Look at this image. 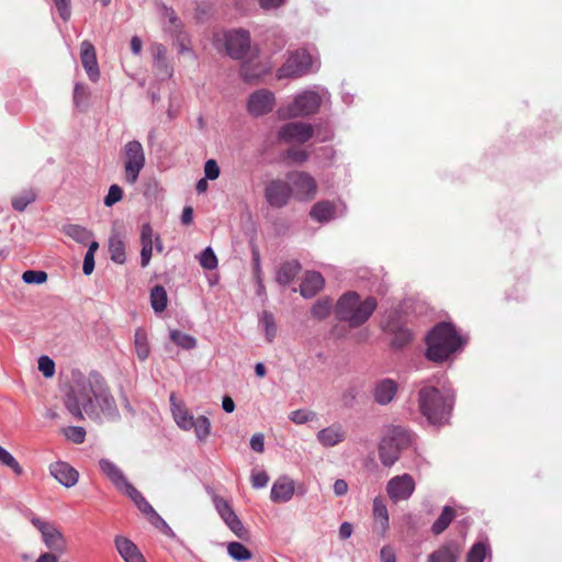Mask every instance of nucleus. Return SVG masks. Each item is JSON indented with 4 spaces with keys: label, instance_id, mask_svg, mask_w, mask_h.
Masks as SVG:
<instances>
[{
    "label": "nucleus",
    "instance_id": "nucleus-52",
    "mask_svg": "<svg viewBox=\"0 0 562 562\" xmlns=\"http://www.w3.org/2000/svg\"><path fill=\"white\" fill-rule=\"evenodd\" d=\"M315 417H316V414L314 412L306 411V409L293 411L289 416L290 420H292L293 423H295L297 425H302L307 422H311Z\"/></svg>",
    "mask_w": 562,
    "mask_h": 562
},
{
    "label": "nucleus",
    "instance_id": "nucleus-14",
    "mask_svg": "<svg viewBox=\"0 0 562 562\" xmlns=\"http://www.w3.org/2000/svg\"><path fill=\"white\" fill-rule=\"evenodd\" d=\"M414 491L415 481L407 473L392 477L386 484V493L394 503L407 501Z\"/></svg>",
    "mask_w": 562,
    "mask_h": 562
},
{
    "label": "nucleus",
    "instance_id": "nucleus-25",
    "mask_svg": "<svg viewBox=\"0 0 562 562\" xmlns=\"http://www.w3.org/2000/svg\"><path fill=\"white\" fill-rule=\"evenodd\" d=\"M114 542L117 552L125 562H146L136 544L130 539L117 536Z\"/></svg>",
    "mask_w": 562,
    "mask_h": 562
},
{
    "label": "nucleus",
    "instance_id": "nucleus-40",
    "mask_svg": "<svg viewBox=\"0 0 562 562\" xmlns=\"http://www.w3.org/2000/svg\"><path fill=\"white\" fill-rule=\"evenodd\" d=\"M64 231L67 236H69L77 243L83 244V245L88 244L92 237V234L90 231H88L87 228H85L80 225H76V224L66 225L64 227Z\"/></svg>",
    "mask_w": 562,
    "mask_h": 562
},
{
    "label": "nucleus",
    "instance_id": "nucleus-9",
    "mask_svg": "<svg viewBox=\"0 0 562 562\" xmlns=\"http://www.w3.org/2000/svg\"><path fill=\"white\" fill-rule=\"evenodd\" d=\"M318 68L319 63L317 58L305 48H301L290 54L284 64L278 69L277 77L279 79L299 78L316 71Z\"/></svg>",
    "mask_w": 562,
    "mask_h": 562
},
{
    "label": "nucleus",
    "instance_id": "nucleus-34",
    "mask_svg": "<svg viewBox=\"0 0 562 562\" xmlns=\"http://www.w3.org/2000/svg\"><path fill=\"white\" fill-rule=\"evenodd\" d=\"M268 72V68L265 65H254L251 61H245L240 68V75L247 82L257 80Z\"/></svg>",
    "mask_w": 562,
    "mask_h": 562
},
{
    "label": "nucleus",
    "instance_id": "nucleus-61",
    "mask_svg": "<svg viewBox=\"0 0 562 562\" xmlns=\"http://www.w3.org/2000/svg\"><path fill=\"white\" fill-rule=\"evenodd\" d=\"M154 66L162 75V78H170L172 76V69L169 67L167 58L154 61Z\"/></svg>",
    "mask_w": 562,
    "mask_h": 562
},
{
    "label": "nucleus",
    "instance_id": "nucleus-43",
    "mask_svg": "<svg viewBox=\"0 0 562 562\" xmlns=\"http://www.w3.org/2000/svg\"><path fill=\"white\" fill-rule=\"evenodd\" d=\"M227 552L229 557L238 562L251 559V551L240 542L233 541L227 546Z\"/></svg>",
    "mask_w": 562,
    "mask_h": 562
},
{
    "label": "nucleus",
    "instance_id": "nucleus-48",
    "mask_svg": "<svg viewBox=\"0 0 562 562\" xmlns=\"http://www.w3.org/2000/svg\"><path fill=\"white\" fill-rule=\"evenodd\" d=\"M88 95V88L85 85L77 82L74 87L75 106L81 110L85 109L87 106Z\"/></svg>",
    "mask_w": 562,
    "mask_h": 562
},
{
    "label": "nucleus",
    "instance_id": "nucleus-56",
    "mask_svg": "<svg viewBox=\"0 0 562 562\" xmlns=\"http://www.w3.org/2000/svg\"><path fill=\"white\" fill-rule=\"evenodd\" d=\"M220 167L214 159H209L204 165V175L209 180H215L220 176Z\"/></svg>",
    "mask_w": 562,
    "mask_h": 562
},
{
    "label": "nucleus",
    "instance_id": "nucleus-21",
    "mask_svg": "<svg viewBox=\"0 0 562 562\" xmlns=\"http://www.w3.org/2000/svg\"><path fill=\"white\" fill-rule=\"evenodd\" d=\"M294 494V482L288 476L277 479L271 487L270 498L273 503H286Z\"/></svg>",
    "mask_w": 562,
    "mask_h": 562
},
{
    "label": "nucleus",
    "instance_id": "nucleus-44",
    "mask_svg": "<svg viewBox=\"0 0 562 562\" xmlns=\"http://www.w3.org/2000/svg\"><path fill=\"white\" fill-rule=\"evenodd\" d=\"M36 200V193L32 190L24 191L21 194L14 196L12 199V207L15 211L23 212L27 205L33 203Z\"/></svg>",
    "mask_w": 562,
    "mask_h": 562
},
{
    "label": "nucleus",
    "instance_id": "nucleus-15",
    "mask_svg": "<svg viewBox=\"0 0 562 562\" xmlns=\"http://www.w3.org/2000/svg\"><path fill=\"white\" fill-rule=\"evenodd\" d=\"M276 105L274 93L268 89H259L248 97L247 110L250 115L259 117L268 114Z\"/></svg>",
    "mask_w": 562,
    "mask_h": 562
},
{
    "label": "nucleus",
    "instance_id": "nucleus-6",
    "mask_svg": "<svg viewBox=\"0 0 562 562\" xmlns=\"http://www.w3.org/2000/svg\"><path fill=\"white\" fill-rule=\"evenodd\" d=\"M414 434L404 426L391 425L387 427L379 446V458L384 467H392L403 450L413 443Z\"/></svg>",
    "mask_w": 562,
    "mask_h": 562
},
{
    "label": "nucleus",
    "instance_id": "nucleus-45",
    "mask_svg": "<svg viewBox=\"0 0 562 562\" xmlns=\"http://www.w3.org/2000/svg\"><path fill=\"white\" fill-rule=\"evenodd\" d=\"M331 307L333 303L330 299H319L312 306L311 313L313 317L324 319L329 315Z\"/></svg>",
    "mask_w": 562,
    "mask_h": 562
},
{
    "label": "nucleus",
    "instance_id": "nucleus-39",
    "mask_svg": "<svg viewBox=\"0 0 562 562\" xmlns=\"http://www.w3.org/2000/svg\"><path fill=\"white\" fill-rule=\"evenodd\" d=\"M167 292L164 286L155 285L150 291V305L155 313H161L167 307Z\"/></svg>",
    "mask_w": 562,
    "mask_h": 562
},
{
    "label": "nucleus",
    "instance_id": "nucleus-22",
    "mask_svg": "<svg viewBox=\"0 0 562 562\" xmlns=\"http://www.w3.org/2000/svg\"><path fill=\"white\" fill-rule=\"evenodd\" d=\"M316 438L323 447L331 448L345 440L346 431L340 424L335 423L326 428L321 429L317 432Z\"/></svg>",
    "mask_w": 562,
    "mask_h": 562
},
{
    "label": "nucleus",
    "instance_id": "nucleus-42",
    "mask_svg": "<svg viewBox=\"0 0 562 562\" xmlns=\"http://www.w3.org/2000/svg\"><path fill=\"white\" fill-rule=\"evenodd\" d=\"M169 336L172 342H175L177 346L186 350H191L196 347V339L193 336L186 334L181 330L172 329L170 330Z\"/></svg>",
    "mask_w": 562,
    "mask_h": 562
},
{
    "label": "nucleus",
    "instance_id": "nucleus-57",
    "mask_svg": "<svg viewBox=\"0 0 562 562\" xmlns=\"http://www.w3.org/2000/svg\"><path fill=\"white\" fill-rule=\"evenodd\" d=\"M250 479L254 488H263L269 482V476L265 471L252 472Z\"/></svg>",
    "mask_w": 562,
    "mask_h": 562
},
{
    "label": "nucleus",
    "instance_id": "nucleus-31",
    "mask_svg": "<svg viewBox=\"0 0 562 562\" xmlns=\"http://www.w3.org/2000/svg\"><path fill=\"white\" fill-rule=\"evenodd\" d=\"M457 513L451 506H445L439 517L434 521L431 526V532L435 536L441 535L456 518Z\"/></svg>",
    "mask_w": 562,
    "mask_h": 562
},
{
    "label": "nucleus",
    "instance_id": "nucleus-13",
    "mask_svg": "<svg viewBox=\"0 0 562 562\" xmlns=\"http://www.w3.org/2000/svg\"><path fill=\"white\" fill-rule=\"evenodd\" d=\"M286 178L292 189V194H294L299 201H307L315 198L317 184L311 175L303 171H295L289 173Z\"/></svg>",
    "mask_w": 562,
    "mask_h": 562
},
{
    "label": "nucleus",
    "instance_id": "nucleus-33",
    "mask_svg": "<svg viewBox=\"0 0 562 562\" xmlns=\"http://www.w3.org/2000/svg\"><path fill=\"white\" fill-rule=\"evenodd\" d=\"M487 554H491V547L488 541H476L472 544L467 554V562H484Z\"/></svg>",
    "mask_w": 562,
    "mask_h": 562
},
{
    "label": "nucleus",
    "instance_id": "nucleus-50",
    "mask_svg": "<svg viewBox=\"0 0 562 562\" xmlns=\"http://www.w3.org/2000/svg\"><path fill=\"white\" fill-rule=\"evenodd\" d=\"M200 265L207 270L217 267V258L211 247H206L200 255Z\"/></svg>",
    "mask_w": 562,
    "mask_h": 562
},
{
    "label": "nucleus",
    "instance_id": "nucleus-5",
    "mask_svg": "<svg viewBox=\"0 0 562 562\" xmlns=\"http://www.w3.org/2000/svg\"><path fill=\"white\" fill-rule=\"evenodd\" d=\"M330 101V93L323 86H314L293 97V100L279 106L277 113L281 120L310 117L316 114L323 103Z\"/></svg>",
    "mask_w": 562,
    "mask_h": 562
},
{
    "label": "nucleus",
    "instance_id": "nucleus-27",
    "mask_svg": "<svg viewBox=\"0 0 562 562\" xmlns=\"http://www.w3.org/2000/svg\"><path fill=\"white\" fill-rule=\"evenodd\" d=\"M403 326H405V319L402 304L385 311L381 322V328L384 333L394 331Z\"/></svg>",
    "mask_w": 562,
    "mask_h": 562
},
{
    "label": "nucleus",
    "instance_id": "nucleus-23",
    "mask_svg": "<svg viewBox=\"0 0 562 562\" xmlns=\"http://www.w3.org/2000/svg\"><path fill=\"white\" fill-rule=\"evenodd\" d=\"M397 393V383L389 378L382 379L375 383L373 398L379 405H387Z\"/></svg>",
    "mask_w": 562,
    "mask_h": 562
},
{
    "label": "nucleus",
    "instance_id": "nucleus-49",
    "mask_svg": "<svg viewBox=\"0 0 562 562\" xmlns=\"http://www.w3.org/2000/svg\"><path fill=\"white\" fill-rule=\"evenodd\" d=\"M22 280L26 284H43L47 281V273L43 270H26L22 274Z\"/></svg>",
    "mask_w": 562,
    "mask_h": 562
},
{
    "label": "nucleus",
    "instance_id": "nucleus-46",
    "mask_svg": "<svg viewBox=\"0 0 562 562\" xmlns=\"http://www.w3.org/2000/svg\"><path fill=\"white\" fill-rule=\"evenodd\" d=\"M148 521L167 537L177 539L175 531L157 512L148 519Z\"/></svg>",
    "mask_w": 562,
    "mask_h": 562
},
{
    "label": "nucleus",
    "instance_id": "nucleus-53",
    "mask_svg": "<svg viewBox=\"0 0 562 562\" xmlns=\"http://www.w3.org/2000/svg\"><path fill=\"white\" fill-rule=\"evenodd\" d=\"M65 436L74 443H82L86 439V430L80 426H69L65 430Z\"/></svg>",
    "mask_w": 562,
    "mask_h": 562
},
{
    "label": "nucleus",
    "instance_id": "nucleus-60",
    "mask_svg": "<svg viewBox=\"0 0 562 562\" xmlns=\"http://www.w3.org/2000/svg\"><path fill=\"white\" fill-rule=\"evenodd\" d=\"M250 448L256 452H263L265 450V437L262 434H255L250 438Z\"/></svg>",
    "mask_w": 562,
    "mask_h": 562
},
{
    "label": "nucleus",
    "instance_id": "nucleus-37",
    "mask_svg": "<svg viewBox=\"0 0 562 562\" xmlns=\"http://www.w3.org/2000/svg\"><path fill=\"white\" fill-rule=\"evenodd\" d=\"M109 250L112 261L116 263H124L126 260L125 245L119 235H112L109 240Z\"/></svg>",
    "mask_w": 562,
    "mask_h": 562
},
{
    "label": "nucleus",
    "instance_id": "nucleus-24",
    "mask_svg": "<svg viewBox=\"0 0 562 562\" xmlns=\"http://www.w3.org/2000/svg\"><path fill=\"white\" fill-rule=\"evenodd\" d=\"M324 278L317 271H306L300 285V293L305 299L314 297L324 286Z\"/></svg>",
    "mask_w": 562,
    "mask_h": 562
},
{
    "label": "nucleus",
    "instance_id": "nucleus-38",
    "mask_svg": "<svg viewBox=\"0 0 562 562\" xmlns=\"http://www.w3.org/2000/svg\"><path fill=\"white\" fill-rule=\"evenodd\" d=\"M259 324L268 342H272L277 336V325L272 313L263 311L259 317Z\"/></svg>",
    "mask_w": 562,
    "mask_h": 562
},
{
    "label": "nucleus",
    "instance_id": "nucleus-55",
    "mask_svg": "<svg viewBox=\"0 0 562 562\" xmlns=\"http://www.w3.org/2000/svg\"><path fill=\"white\" fill-rule=\"evenodd\" d=\"M59 16L66 22L71 16L70 0H54Z\"/></svg>",
    "mask_w": 562,
    "mask_h": 562
},
{
    "label": "nucleus",
    "instance_id": "nucleus-63",
    "mask_svg": "<svg viewBox=\"0 0 562 562\" xmlns=\"http://www.w3.org/2000/svg\"><path fill=\"white\" fill-rule=\"evenodd\" d=\"M333 490L336 496H344L348 492V483L338 479L334 482Z\"/></svg>",
    "mask_w": 562,
    "mask_h": 562
},
{
    "label": "nucleus",
    "instance_id": "nucleus-19",
    "mask_svg": "<svg viewBox=\"0 0 562 562\" xmlns=\"http://www.w3.org/2000/svg\"><path fill=\"white\" fill-rule=\"evenodd\" d=\"M80 60L89 79L95 82L100 77L94 46L89 41L80 45Z\"/></svg>",
    "mask_w": 562,
    "mask_h": 562
},
{
    "label": "nucleus",
    "instance_id": "nucleus-7",
    "mask_svg": "<svg viewBox=\"0 0 562 562\" xmlns=\"http://www.w3.org/2000/svg\"><path fill=\"white\" fill-rule=\"evenodd\" d=\"M169 401L172 417L177 426L183 431L193 430L198 441H206L211 434V420L204 415L194 417L183 403L177 401L173 393L170 394Z\"/></svg>",
    "mask_w": 562,
    "mask_h": 562
},
{
    "label": "nucleus",
    "instance_id": "nucleus-58",
    "mask_svg": "<svg viewBox=\"0 0 562 562\" xmlns=\"http://www.w3.org/2000/svg\"><path fill=\"white\" fill-rule=\"evenodd\" d=\"M154 232L151 226L148 223H145L142 225L140 228V243L142 245H151L154 246L153 241Z\"/></svg>",
    "mask_w": 562,
    "mask_h": 562
},
{
    "label": "nucleus",
    "instance_id": "nucleus-1",
    "mask_svg": "<svg viewBox=\"0 0 562 562\" xmlns=\"http://www.w3.org/2000/svg\"><path fill=\"white\" fill-rule=\"evenodd\" d=\"M64 404L69 414L78 420L87 417L97 424H102L104 420L116 423L121 419L110 386L97 371L86 375L79 370H72L70 382L65 391Z\"/></svg>",
    "mask_w": 562,
    "mask_h": 562
},
{
    "label": "nucleus",
    "instance_id": "nucleus-32",
    "mask_svg": "<svg viewBox=\"0 0 562 562\" xmlns=\"http://www.w3.org/2000/svg\"><path fill=\"white\" fill-rule=\"evenodd\" d=\"M373 517L384 532L389 528V512L386 504L382 497H375L372 504Z\"/></svg>",
    "mask_w": 562,
    "mask_h": 562
},
{
    "label": "nucleus",
    "instance_id": "nucleus-29",
    "mask_svg": "<svg viewBox=\"0 0 562 562\" xmlns=\"http://www.w3.org/2000/svg\"><path fill=\"white\" fill-rule=\"evenodd\" d=\"M310 215L313 220H315L318 223H327L335 218V204L330 201L317 202L312 206Z\"/></svg>",
    "mask_w": 562,
    "mask_h": 562
},
{
    "label": "nucleus",
    "instance_id": "nucleus-17",
    "mask_svg": "<svg viewBox=\"0 0 562 562\" xmlns=\"http://www.w3.org/2000/svg\"><path fill=\"white\" fill-rule=\"evenodd\" d=\"M213 504L226 526L238 537L244 538L247 533L241 520L237 517L229 503L223 497L215 495Z\"/></svg>",
    "mask_w": 562,
    "mask_h": 562
},
{
    "label": "nucleus",
    "instance_id": "nucleus-18",
    "mask_svg": "<svg viewBox=\"0 0 562 562\" xmlns=\"http://www.w3.org/2000/svg\"><path fill=\"white\" fill-rule=\"evenodd\" d=\"M99 468L101 473L106 476L121 493H124L132 486L123 471L111 460L105 458L100 459Z\"/></svg>",
    "mask_w": 562,
    "mask_h": 562
},
{
    "label": "nucleus",
    "instance_id": "nucleus-4",
    "mask_svg": "<svg viewBox=\"0 0 562 562\" xmlns=\"http://www.w3.org/2000/svg\"><path fill=\"white\" fill-rule=\"evenodd\" d=\"M378 301L373 296H361L355 291L344 293L335 306L336 317L348 324L350 328H358L369 321L376 310Z\"/></svg>",
    "mask_w": 562,
    "mask_h": 562
},
{
    "label": "nucleus",
    "instance_id": "nucleus-11",
    "mask_svg": "<svg viewBox=\"0 0 562 562\" xmlns=\"http://www.w3.org/2000/svg\"><path fill=\"white\" fill-rule=\"evenodd\" d=\"M31 524L40 531L44 544L52 551L63 554L67 548V541L61 531L52 522L32 515Z\"/></svg>",
    "mask_w": 562,
    "mask_h": 562
},
{
    "label": "nucleus",
    "instance_id": "nucleus-2",
    "mask_svg": "<svg viewBox=\"0 0 562 562\" xmlns=\"http://www.w3.org/2000/svg\"><path fill=\"white\" fill-rule=\"evenodd\" d=\"M454 401V391L448 383L441 386L425 385L418 392L419 411L434 426L449 423Z\"/></svg>",
    "mask_w": 562,
    "mask_h": 562
},
{
    "label": "nucleus",
    "instance_id": "nucleus-28",
    "mask_svg": "<svg viewBox=\"0 0 562 562\" xmlns=\"http://www.w3.org/2000/svg\"><path fill=\"white\" fill-rule=\"evenodd\" d=\"M459 549L454 541H450L428 555L427 562H457Z\"/></svg>",
    "mask_w": 562,
    "mask_h": 562
},
{
    "label": "nucleus",
    "instance_id": "nucleus-41",
    "mask_svg": "<svg viewBox=\"0 0 562 562\" xmlns=\"http://www.w3.org/2000/svg\"><path fill=\"white\" fill-rule=\"evenodd\" d=\"M160 11H161L162 16L169 23V25L166 27V30L172 35L179 34L181 31V27H182V22L176 14L175 10L165 4H161Z\"/></svg>",
    "mask_w": 562,
    "mask_h": 562
},
{
    "label": "nucleus",
    "instance_id": "nucleus-8",
    "mask_svg": "<svg viewBox=\"0 0 562 562\" xmlns=\"http://www.w3.org/2000/svg\"><path fill=\"white\" fill-rule=\"evenodd\" d=\"M218 52L224 50L231 58L244 59L251 49L250 33L244 29H233L216 33L213 37Z\"/></svg>",
    "mask_w": 562,
    "mask_h": 562
},
{
    "label": "nucleus",
    "instance_id": "nucleus-47",
    "mask_svg": "<svg viewBox=\"0 0 562 562\" xmlns=\"http://www.w3.org/2000/svg\"><path fill=\"white\" fill-rule=\"evenodd\" d=\"M0 463L12 469V471L18 475H21L23 473V469L19 464V462L15 460V458L7 449H4L1 446H0Z\"/></svg>",
    "mask_w": 562,
    "mask_h": 562
},
{
    "label": "nucleus",
    "instance_id": "nucleus-26",
    "mask_svg": "<svg viewBox=\"0 0 562 562\" xmlns=\"http://www.w3.org/2000/svg\"><path fill=\"white\" fill-rule=\"evenodd\" d=\"M301 269V263L295 259L284 261L276 272L277 283L281 286H288L296 278Z\"/></svg>",
    "mask_w": 562,
    "mask_h": 562
},
{
    "label": "nucleus",
    "instance_id": "nucleus-54",
    "mask_svg": "<svg viewBox=\"0 0 562 562\" xmlns=\"http://www.w3.org/2000/svg\"><path fill=\"white\" fill-rule=\"evenodd\" d=\"M38 370L45 378H52L55 373V362L48 356L38 358Z\"/></svg>",
    "mask_w": 562,
    "mask_h": 562
},
{
    "label": "nucleus",
    "instance_id": "nucleus-64",
    "mask_svg": "<svg viewBox=\"0 0 562 562\" xmlns=\"http://www.w3.org/2000/svg\"><path fill=\"white\" fill-rule=\"evenodd\" d=\"M381 562H396L395 553L392 548L383 547L380 552Z\"/></svg>",
    "mask_w": 562,
    "mask_h": 562
},
{
    "label": "nucleus",
    "instance_id": "nucleus-30",
    "mask_svg": "<svg viewBox=\"0 0 562 562\" xmlns=\"http://www.w3.org/2000/svg\"><path fill=\"white\" fill-rule=\"evenodd\" d=\"M123 494L131 498L136 507L147 516V519H149L156 513L153 506L134 485L130 486Z\"/></svg>",
    "mask_w": 562,
    "mask_h": 562
},
{
    "label": "nucleus",
    "instance_id": "nucleus-51",
    "mask_svg": "<svg viewBox=\"0 0 562 562\" xmlns=\"http://www.w3.org/2000/svg\"><path fill=\"white\" fill-rule=\"evenodd\" d=\"M123 198V190L117 184H112L109 188L108 194L104 196L103 203L105 206H113L115 203L121 201Z\"/></svg>",
    "mask_w": 562,
    "mask_h": 562
},
{
    "label": "nucleus",
    "instance_id": "nucleus-59",
    "mask_svg": "<svg viewBox=\"0 0 562 562\" xmlns=\"http://www.w3.org/2000/svg\"><path fill=\"white\" fill-rule=\"evenodd\" d=\"M286 156L289 159L293 160L294 162L302 164L307 160L308 155L303 149H296L291 148L286 151Z\"/></svg>",
    "mask_w": 562,
    "mask_h": 562
},
{
    "label": "nucleus",
    "instance_id": "nucleus-35",
    "mask_svg": "<svg viewBox=\"0 0 562 562\" xmlns=\"http://www.w3.org/2000/svg\"><path fill=\"white\" fill-rule=\"evenodd\" d=\"M386 334L391 336V347L393 349H402L413 339V334L406 326L395 329L394 331H387Z\"/></svg>",
    "mask_w": 562,
    "mask_h": 562
},
{
    "label": "nucleus",
    "instance_id": "nucleus-20",
    "mask_svg": "<svg viewBox=\"0 0 562 562\" xmlns=\"http://www.w3.org/2000/svg\"><path fill=\"white\" fill-rule=\"evenodd\" d=\"M52 476L57 480L65 487H72L77 484L79 479L78 471L69 463L57 461L49 465Z\"/></svg>",
    "mask_w": 562,
    "mask_h": 562
},
{
    "label": "nucleus",
    "instance_id": "nucleus-12",
    "mask_svg": "<svg viewBox=\"0 0 562 562\" xmlns=\"http://www.w3.org/2000/svg\"><path fill=\"white\" fill-rule=\"evenodd\" d=\"M314 136V127L311 123L294 121L285 123L278 131V138L281 142L292 144H304Z\"/></svg>",
    "mask_w": 562,
    "mask_h": 562
},
{
    "label": "nucleus",
    "instance_id": "nucleus-16",
    "mask_svg": "<svg viewBox=\"0 0 562 562\" xmlns=\"http://www.w3.org/2000/svg\"><path fill=\"white\" fill-rule=\"evenodd\" d=\"M292 195V189L289 182L277 179L271 180L265 188V198L267 203L273 209L285 206Z\"/></svg>",
    "mask_w": 562,
    "mask_h": 562
},
{
    "label": "nucleus",
    "instance_id": "nucleus-10",
    "mask_svg": "<svg viewBox=\"0 0 562 562\" xmlns=\"http://www.w3.org/2000/svg\"><path fill=\"white\" fill-rule=\"evenodd\" d=\"M124 179L128 184H135L146 165L145 150L140 142H127L122 148Z\"/></svg>",
    "mask_w": 562,
    "mask_h": 562
},
{
    "label": "nucleus",
    "instance_id": "nucleus-62",
    "mask_svg": "<svg viewBox=\"0 0 562 562\" xmlns=\"http://www.w3.org/2000/svg\"><path fill=\"white\" fill-rule=\"evenodd\" d=\"M153 248L154 246L151 245H142V251H140V265L143 268L147 267L149 261H150V258H151V255H153Z\"/></svg>",
    "mask_w": 562,
    "mask_h": 562
},
{
    "label": "nucleus",
    "instance_id": "nucleus-36",
    "mask_svg": "<svg viewBox=\"0 0 562 562\" xmlns=\"http://www.w3.org/2000/svg\"><path fill=\"white\" fill-rule=\"evenodd\" d=\"M134 344L138 359L142 361L146 360L149 357L150 348L146 331L143 328H137L135 330Z\"/></svg>",
    "mask_w": 562,
    "mask_h": 562
},
{
    "label": "nucleus",
    "instance_id": "nucleus-3",
    "mask_svg": "<svg viewBox=\"0 0 562 562\" xmlns=\"http://www.w3.org/2000/svg\"><path fill=\"white\" fill-rule=\"evenodd\" d=\"M467 341L452 323L440 322L428 331L425 338V357L429 361L441 363L462 350Z\"/></svg>",
    "mask_w": 562,
    "mask_h": 562
}]
</instances>
